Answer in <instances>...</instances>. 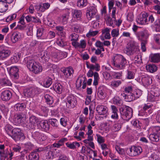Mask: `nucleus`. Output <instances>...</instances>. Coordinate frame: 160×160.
I'll return each mask as SVG.
<instances>
[{"instance_id":"obj_15","label":"nucleus","mask_w":160,"mask_h":160,"mask_svg":"<svg viewBox=\"0 0 160 160\" xmlns=\"http://www.w3.org/2000/svg\"><path fill=\"white\" fill-rule=\"evenodd\" d=\"M22 38L21 33L18 32H16L12 33L11 36V38L12 42L15 43L20 40Z\"/></svg>"},{"instance_id":"obj_53","label":"nucleus","mask_w":160,"mask_h":160,"mask_svg":"<svg viewBox=\"0 0 160 160\" xmlns=\"http://www.w3.org/2000/svg\"><path fill=\"white\" fill-rule=\"evenodd\" d=\"M89 67L90 69H95L96 71H98L100 70V66L98 64H96L95 65L90 64V66Z\"/></svg>"},{"instance_id":"obj_37","label":"nucleus","mask_w":160,"mask_h":160,"mask_svg":"<svg viewBox=\"0 0 160 160\" xmlns=\"http://www.w3.org/2000/svg\"><path fill=\"white\" fill-rule=\"evenodd\" d=\"M53 88L55 91L58 93L60 94L62 90V87L60 83H56L53 86Z\"/></svg>"},{"instance_id":"obj_61","label":"nucleus","mask_w":160,"mask_h":160,"mask_svg":"<svg viewBox=\"0 0 160 160\" xmlns=\"http://www.w3.org/2000/svg\"><path fill=\"white\" fill-rule=\"evenodd\" d=\"M135 34L139 39L144 38L143 31L138 32Z\"/></svg>"},{"instance_id":"obj_27","label":"nucleus","mask_w":160,"mask_h":160,"mask_svg":"<svg viewBox=\"0 0 160 160\" xmlns=\"http://www.w3.org/2000/svg\"><path fill=\"white\" fill-rule=\"evenodd\" d=\"M8 8V5L6 3L2 0H0V12H5Z\"/></svg>"},{"instance_id":"obj_45","label":"nucleus","mask_w":160,"mask_h":160,"mask_svg":"<svg viewBox=\"0 0 160 160\" xmlns=\"http://www.w3.org/2000/svg\"><path fill=\"white\" fill-rule=\"evenodd\" d=\"M113 102L118 106L122 104V100L118 97H115L112 99Z\"/></svg>"},{"instance_id":"obj_35","label":"nucleus","mask_w":160,"mask_h":160,"mask_svg":"<svg viewBox=\"0 0 160 160\" xmlns=\"http://www.w3.org/2000/svg\"><path fill=\"white\" fill-rule=\"evenodd\" d=\"M41 55V58L45 62L48 61L50 57L49 54L47 51L42 52Z\"/></svg>"},{"instance_id":"obj_39","label":"nucleus","mask_w":160,"mask_h":160,"mask_svg":"<svg viewBox=\"0 0 160 160\" xmlns=\"http://www.w3.org/2000/svg\"><path fill=\"white\" fill-rule=\"evenodd\" d=\"M124 98L127 102H130L135 99L134 96H133L132 93H129L127 94H125L124 96Z\"/></svg>"},{"instance_id":"obj_14","label":"nucleus","mask_w":160,"mask_h":160,"mask_svg":"<svg viewBox=\"0 0 160 160\" xmlns=\"http://www.w3.org/2000/svg\"><path fill=\"white\" fill-rule=\"evenodd\" d=\"M18 71L19 69L16 66L12 67L9 69L11 76L15 79H17L18 78Z\"/></svg>"},{"instance_id":"obj_8","label":"nucleus","mask_w":160,"mask_h":160,"mask_svg":"<svg viewBox=\"0 0 160 160\" xmlns=\"http://www.w3.org/2000/svg\"><path fill=\"white\" fill-rule=\"evenodd\" d=\"M66 105L69 108H73L77 105L76 98L72 95H69L67 98Z\"/></svg>"},{"instance_id":"obj_16","label":"nucleus","mask_w":160,"mask_h":160,"mask_svg":"<svg viewBox=\"0 0 160 160\" xmlns=\"http://www.w3.org/2000/svg\"><path fill=\"white\" fill-rule=\"evenodd\" d=\"M26 117V115L23 113L15 115L14 116L13 121L16 124L21 123L22 120Z\"/></svg>"},{"instance_id":"obj_24","label":"nucleus","mask_w":160,"mask_h":160,"mask_svg":"<svg viewBox=\"0 0 160 160\" xmlns=\"http://www.w3.org/2000/svg\"><path fill=\"white\" fill-rule=\"evenodd\" d=\"M97 10L94 8H91L88 10V12L87 14V16L88 19H90L93 18L96 15L97 13Z\"/></svg>"},{"instance_id":"obj_4","label":"nucleus","mask_w":160,"mask_h":160,"mask_svg":"<svg viewBox=\"0 0 160 160\" xmlns=\"http://www.w3.org/2000/svg\"><path fill=\"white\" fill-rule=\"evenodd\" d=\"M125 51L128 55H132L138 52L139 48L136 42L133 41L130 42L127 44Z\"/></svg>"},{"instance_id":"obj_30","label":"nucleus","mask_w":160,"mask_h":160,"mask_svg":"<svg viewBox=\"0 0 160 160\" xmlns=\"http://www.w3.org/2000/svg\"><path fill=\"white\" fill-rule=\"evenodd\" d=\"M0 83L1 85L4 87L10 86L11 85L10 81L6 78H0Z\"/></svg>"},{"instance_id":"obj_13","label":"nucleus","mask_w":160,"mask_h":160,"mask_svg":"<svg viewBox=\"0 0 160 160\" xmlns=\"http://www.w3.org/2000/svg\"><path fill=\"white\" fill-rule=\"evenodd\" d=\"M148 16V14L145 12L141 14L138 18V23L141 24H144L147 23Z\"/></svg>"},{"instance_id":"obj_23","label":"nucleus","mask_w":160,"mask_h":160,"mask_svg":"<svg viewBox=\"0 0 160 160\" xmlns=\"http://www.w3.org/2000/svg\"><path fill=\"white\" fill-rule=\"evenodd\" d=\"M0 160H5L6 158H8L9 160H11L12 158L13 155V152L10 151L8 152L5 153V152L0 155Z\"/></svg>"},{"instance_id":"obj_52","label":"nucleus","mask_w":160,"mask_h":160,"mask_svg":"<svg viewBox=\"0 0 160 160\" xmlns=\"http://www.w3.org/2000/svg\"><path fill=\"white\" fill-rule=\"evenodd\" d=\"M56 43L60 47H63L66 45V42H64L62 39L57 40Z\"/></svg>"},{"instance_id":"obj_56","label":"nucleus","mask_w":160,"mask_h":160,"mask_svg":"<svg viewBox=\"0 0 160 160\" xmlns=\"http://www.w3.org/2000/svg\"><path fill=\"white\" fill-rule=\"evenodd\" d=\"M155 26H156V31H160V21L159 19H157L155 22Z\"/></svg>"},{"instance_id":"obj_19","label":"nucleus","mask_w":160,"mask_h":160,"mask_svg":"<svg viewBox=\"0 0 160 160\" xmlns=\"http://www.w3.org/2000/svg\"><path fill=\"white\" fill-rule=\"evenodd\" d=\"M65 52L61 51H57L53 52L52 54V57L55 58L61 59L66 57Z\"/></svg>"},{"instance_id":"obj_42","label":"nucleus","mask_w":160,"mask_h":160,"mask_svg":"<svg viewBox=\"0 0 160 160\" xmlns=\"http://www.w3.org/2000/svg\"><path fill=\"white\" fill-rule=\"evenodd\" d=\"M142 57L140 55H136L134 58V63L138 64L142 63Z\"/></svg>"},{"instance_id":"obj_44","label":"nucleus","mask_w":160,"mask_h":160,"mask_svg":"<svg viewBox=\"0 0 160 160\" xmlns=\"http://www.w3.org/2000/svg\"><path fill=\"white\" fill-rule=\"evenodd\" d=\"M52 78L48 77L46 81L44 83V86L46 88H48L52 83Z\"/></svg>"},{"instance_id":"obj_25","label":"nucleus","mask_w":160,"mask_h":160,"mask_svg":"<svg viewBox=\"0 0 160 160\" xmlns=\"http://www.w3.org/2000/svg\"><path fill=\"white\" fill-rule=\"evenodd\" d=\"M142 81L145 85H148L152 83V79L150 76L146 75L142 77Z\"/></svg>"},{"instance_id":"obj_22","label":"nucleus","mask_w":160,"mask_h":160,"mask_svg":"<svg viewBox=\"0 0 160 160\" xmlns=\"http://www.w3.org/2000/svg\"><path fill=\"white\" fill-rule=\"evenodd\" d=\"M54 152L55 158L57 157H59L58 160H68V158L63 154H62L59 151L55 150V151H53Z\"/></svg>"},{"instance_id":"obj_28","label":"nucleus","mask_w":160,"mask_h":160,"mask_svg":"<svg viewBox=\"0 0 160 160\" xmlns=\"http://www.w3.org/2000/svg\"><path fill=\"white\" fill-rule=\"evenodd\" d=\"M73 17L76 18L78 20H80L81 19L82 12L80 10H74L72 12Z\"/></svg>"},{"instance_id":"obj_11","label":"nucleus","mask_w":160,"mask_h":160,"mask_svg":"<svg viewBox=\"0 0 160 160\" xmlns=\"http://www.w3.org/2000/svg\"><path fill=\"white\" fill-rule=\"evenodd\" d=\"M12 97V93L9 90H5L1 93V98L2 100L7 101Z\"/></svg>"},{"instance_id":"obj_33","label":"nucleus","mask_w":160,"mask_h":160,"mask_svg":"<svg viewBox=\"0 0 160 160\" xmlns=\"http://www.w3.org/2000/svg\"><path fill=\"white\" fill-rule=\"evenodd\" d=\"M28 157L29 160H38L39 158L38 153L33 152L30 153Z\"/></svg>"},{"instance_id":"obj_34","label":"nucleus","mask_w":160,"mask_h":160,"mask_svg":"<svg viewBox=\"0 0 160 160\" xmlns=\"http://www.w3.org/2000/svg\"><path fill=\"white\" fill-rule=\"evenodd\" d=\"M98 94L99 97L101 98H102L105 96L106 94L104 90L103 87H100L98 88Z\"/></svg>"},{"instance_id":"obj_54","label":"nucleus","mask_w":160,"mask_h":160,"mask_svg":"<svg viewBox=\"0 0 160 160\" xmlns=\"http://www.w3.org/2000/svg\"><path fill=\"white\" fill-rule=\"evenodd\" d=\"M44 29L41 28H38L37 30V37L38 38H40L42 36L43 33Z\"/></svg>"},{"instance_id":"obj_47","label":"nucleus","mask_w":160,"mask_h":160,"mask_svg":"<svg viewBox=\"0 0 160 160\" xmlns=\"http://www.w3.org/2000/svg\"><path fill=\"white\" fill-rule=\"evenodd\" d=\"M98 32V31H93L90 29L89 32L87 34V37L89 38L91 36H94L96 35Z\"/></svg>"},{"instance_id":"obj_6","label":"nucleus","mask_w":160,"mask_h":160,"mask_svg":"<svg viewBox=\"0 0 160 160\" xmlns=\"http://www.w3.org/2000/svg\"><path fill=\"white\" fill-rule=\"evenodd\" d=\"M41 92V89L40 88L35 86L25 89L24 91V95L26 97H33Z\"/></svg>"},{"instance_id":"obj_2","label":"nucleus","mask_w":160,"mask_h":160,"mask_svg":"<svg viewBox=\"0 0 160 160\" xmlns=\"http://www.w3.org/2000/svg\"><path fill=\"white\" fill-rule=\"evenodd\" d=\"M27 66L30 71L36 74L42 72V67L41 64L32 59H29L28 61Z\"/></svg>"},{"instance_id":"obj_41","label":"nucleus","mask_w":160,"mask_h":160,"mask_svg":"<svg viewBox=\"0 0 160 160\" xmlns=\"http://www.w3.org/2000/svg\"><path fill=\"white\" fill-rule=\"evenodd\" d=\"M121 128V124L118 122H116L113 125L112 129L114 132H117L119 131Z\"/></svg>"},{"instance_id":"obj_43","label":"nucleus","mask_w":160,"mask_h":160,"mask_svg":"<svg viewBox=\"0 0 160 160\" xmlns=\"http://www.w3.org/2000/svg\"><path fill=\"white\" fill-rule=\"evenodd\" d=\"M12 127L9 124H7L5 127V130L9 136H10L12 134Z\"/></svg>"},{"instance_id":"obj_3","label":"nucleus","mask_w":160,"mask_h":160,"mask_svg":"<svg viewBox=\"0 0 160 160\" xmlns=\"http://www.w3.org/2000/svg\"><path fill=\"white\" fill-rule=\"evenodd\" d=\"M121 117L126 120L128 121L132 116V110L128 106L121 107L119 109Z\"/></svg>"},{"instance_id":"obj_40","label":"nucleus","mask_w":160,"mask_h":160,"mask_svg":"<svg viewBox=\"0 0 160 160\" xmlns=\"http://www.w3.org/2000/svg\"><path fill=\"white\" fill-rule=\"evenodd\" d=\"M77 3L78 7L80 8H82L87 5L88 1L87 0H79Z\"/></svg>"},{"instance_id":"obj_55","label":"nucleus","mask_w":160,"mask_h":160,"mask_svg":"<svg viewBox=\"0 0 160 160\" xmlns=\"http://www.w3.org/2000/svg\"><path fill=\"white\" fill-rule=\"evenodd\" d=\"M50 7V4L48 3H45L42 5L41 10L42 12H44L46 10L48 9Z\"/></svg>"},{"instance_id":"obj_21","label":"nucleus","mask_w":160,"mask_h":160,"mask_svg":"<svg viewBox=\"0 0 160 160\" xmlns=\"http://www.w3.org/2000/svg\"><path fill=\"white\" fill-rule=\"evenodd\" d=\"M21 57V53L17 52L15 53L10 58V61L12 63H14L18 62Z\"/></svg>"},{"instance_id":"obj_18","label":"nucleus","mask_w":160,"mask_h":160,"mask_svg":"<svg viewBox=\"0 0 160 160\" xmlns=\"http://www.w3.org/2000/svg\"><path fill=\"white\" fill-rule=\"evenodd\" d=\"M149 59L151 62H160V54L151 53L150 55Z\"/></svg>"},{"instance_id":"obj_63","label":"nucleus","mask_w":160,"mask_h":160,"mask_svg":"<svg viewBox=\"0 0 160 160\" xmlns=\"http://www.w3.org/2000/svg\"><path fill=\"white\" fill-rule=\"evenodd\" d=\"M150 160H160L159 157L155 154H152L149 157Z\"/></svg>"},{"instance_id":"obj_9","label":"nucleus","mask_w":160,"mask_h":160,"mask_svg":"<svg viewBox=\"0 0 160 160\" xmlns=\"http://www.w3.org/2000/svg\"><path fill=\"white\" fill-rule=\"evenodd\" d=\"M11 52L10 50L3 46H0V59L3 60L6 59L10 55Z\"/></svg>"},{"instance_id":"obj_17","label":"nucleus","mask_w":160,"mask_h":160,"mask_svg":"<svg viewBox=\"0 0 160 160\" xmlns=\"http://www.w3.org/2000/svg\"><path fill=\"white\" fill-rule=\"evenodd\" d=\"M39 124L41 128L43 130L46 132L49 130L50 125L48 121L42 120L40 122Z\"/></svg>"},{"instance_id":"obj_32","label":"nucleus","mask_w":160,"mask_h":160,"mask_svg":"<svg viewBox=\"0 0 160 160\" xmlns=\"http://www.w3.org/2000/svg\"><path fill=\"white\" fill-rule=\"evenodd\" d=\"M102 34L106 39H109L111 38L110 34V29L107 28L102 30Z\"/></svg>"},{"instance_id":"obj_60","label":"nucleus","mask_w":160,"mask_h":160,"mask_svg":"<svg viewBox=\"0 0 160 160\" xmlns=\"http://www.w3.org/2000/svg\"><path fill=\"white\" fill-rule=\"evenodd\" d=\"M60 122L63 126L65 127L67 125V119L66 118H63L60 119Z\"/></svg>"},{"instance_id":"obj_48","label":"nucleus","mask_w":160,"mask_h":160,"mask_svg":"<svg viewBox=\"0 0 160 160\" xmlns=\"http://www.w3.org/2000/svg\"><path fill=\"white\" fill-rule=\"evenodd\" d=\"M119 30L118 28L114 29L112 30L111 34L113 37H117L119 34Z\"/></svg>"},{"instance_id":"obj_38","label":"nucleus","mask_w":160,"mask_h":160,"mask_svg":"<svg viewBox=\"0 0 160 160\" xmlns=\"http://www.w3.org/2000/svg\"><path fill=\"white\" fill-rule=\"evenodd\" d=\"M44 98L46 102L48 104L52 105L53 103V99L52 97L49 94H44Z\"/></svg>"},{"instance_id":"obj_31","label":"nucleus","mask_w":160,"mask_h":160,"mask_svg":"<svg viewBox=\"0 0 160 160\" xmlns=\"http://www.w3.org/2000/svg\"><path fill=\"white\" fill-rule=\"evenodd\" d=\"M26 107V105L25 103H17L14 106V109L16 111H22Z\"/></svg>"},{"instance_id":"obj_26","label":"nucleus","mask_w":160,"mask_h":160,"mask_svg":"<svg viewBox=\"0 0 160 160\" xmlns=\"http://www.w3.org/2000/svg\"><path fill=\"white\" fill-rule=\"evenodd\" d=\"M146 68L147 71L151 73H153L156 72L158 69L157 67L154 64L147 65Z\"/></svg>"},{"instance_id":"obj_46","label":"nucleus","mask_w":160,"mask_h":160,"mask_svg":"<svg viewBox=\"0 0 160 160\" xmlns=\"http://www.w3.org/2000/svg\"><path fill=\"white\" fill-rule=\"evenodd\" d=\"M38 118L35 116H31L29 118V121H30L31 123L34 124L35 125L38 122Z\"/></svg>"},{"instance_id":"obj_7","label":"nucleus","mask_w":160,"mask_h":160,"mask_svg":"<svg viewBox=\"0 0 160 160\" xmlns=\"http://www.w3.org/2000/svg\"><path fill=\"white\" fill-rule=\"evenodd\" d=\"M142 152L141 147L139 146H133L127 148L126 152L128 155L131 156H135L140 154Z\"/></svg>"},{"instance_id":"obj_57","label":"nucleus","mask_w":160,"mask_h":160,"mask_svg":"<svg viewBox=\"0 0 160 160\" xmlns=\"http://www.w3.org/2000/svg\"><path fill=\"white\" fill-rule=\"evenodd\" d=\"M56 29L59 32V33L61 35L64 37L65 36V32H63V28L62 27L57 26L56 27Z\"/></svg>"},{"instance_id":"obj_29","label":"nucleus","mask_w":160,"mask_h":160,"mask_svg":"<svg viewBox=\"0 0 160 160\" xmlns=\"http://www.w3.org/2000/svg\"><path fill=\"white\" fill-rule=\"evenodd\" d=\"M66 10L67 11V12L66 13L63 14L61 16L62 22L63 24L67 23L69 16V9H67Z\"/></svg>"},{"instance_id":"obj_5","label":"nucleus","mask_w":160,"mask_h":160,"mask_svg":"<svg viewBox=\"0 0 160 160\" xmlns=\"http://www.w3.org/2000/svg\"><path fill=\"white\" fill-rule=\"evenodd\" d=\"M10 136L16 141L23 140L25 138L23 133L21 132V130L18 128H14L12 130V134Z\"/></svg>"},{"instance_id":"obj_62","label":"nucleus","mask_w":160,"mask_h":160,"mask_svg":"<svg viewBox=\"0 0 160 160\" xmlns=\"http://www.w3.org/2000/svg\"><path fill=\"white\" fill-rule=\"evenodd\" d=\"M82 82L81 78L80 77L78 78L76 83L77 88H79L81 87L82 85Z\"/></svg>"},{"instance_id":"obj_49","label":"nucleus","mask_w":160,"mask_h":160,"mask_svg":"<svg viewBox=\"0 0 160 160\" xmlns=\"http://www.w3.org/2000/svg\"><path fill=\"white\" fill-rule=\"evenodd\" d=\"M121 83V82L120 80L113 81L111 82V86L112 87H117Z\"/></svg>"},{"instance_id":"obj_50","label":"nucleus","mask_w":160,"mask_h":160,"mask_svg":"<svg viewBox=\"0 0 160 160\" xmlns=\"http://www.w3.org/2000/svg\"><path fill=\"white\" fill-rule=\"evenodd\" d=\"M134 73L131 71L129 70L127 71V74L126 78L127 79H133L134 78Z\"/></svg>"},{"instance_id":"obj_12","label":"nucleus","mask_w":160,"mask_h":160,"mask_svg":"<svg viewBox=\"0 0 160 160\" xmlns=\"http://www.w3.org/2000/svg\"><path fill=\"white\" fill-rule=\"evenodd\" d=\"M62 72L66 78H71L73 76L74 70L71 67L65 68L63 70Z\"/></svg>"},{"instance_id":"obj_1","label":"nucleus","mask_w":160,"mask_h":160,"mask_svg":"<svg viewBox=\"0 0 160 160\" xmlns=\"http://www.w3.org/2000/svg\"><path fill=\"white\" fill-rule=\"evenodd\" d=\"M112 63L117 70H122L125 68L127 63L126 58L121 54H116L112 58Z\"/></svg>"},{"instance_id":"obj_36","label":"nucleus","mask_w":160,"mask_h":160,"mask_svg":"<svg viewBox=\"0 0 160 160\" xmlns=\"http://www.w3.org/2000/svg\"><path fill=\"white\" fill-rule=\"evenodd\" d=\"M151 94L152 95L151 97H152V98L151 99H150V96H149L148 97V99L150 100L151 101H153L154 100V97H158L159 95V92L158 91H156L155 90H154L151 91Z\"/></svg>"},{"instance_id":"obj_64","label":"nucleus","mask_w":160,"mask_h":160,"mask_svg":"<svg viewBox=\"0 0 160 160\" xmlns=\"http://www.w3.org/2000/svg\"><path fill=\"white\" fill-rule=\"evenodd\" d=\"M154 40L156 43L160 44V34H155L154 35Z\"/></svg>"},{"instance_id":"obj_20","label":"nucleus","mask_w":160,"mask_h":160,"mask_svg":"<svg viewBox=\"0 0 160 160\" xmlns=\"http://www.w3.org/2000/svg\"><path fill=\"white\" fill-rule=\"evenodd\" d=\"M96 111L99 115H104L107 112V108L102 105H98L96 108Z\"/></svg>"},{"instance_id":"obj_51","label":"nucleus","mask_w":160,"mask_h":160,"mask_svg":"<svg viewBox=\"0 0 160 160\" xmlns=\"http://www.w3.org/2000/svg\"><path fill=\"white\" fill-rule=\"evenodd\" d=\"M46 156L48 159H52L55 158L54 152L51 150L48 151Z\"/></svg>"},{"instance_id":"obj_10","label":"nucleus","mask_w":160,"mask_h":160,"mask_svg":"<svg viewBox=\"0 0 160 160\" xmlns=\"http://www.w3.org/2000/svg\"><path fill=\"white\" fill-rule=\"evenodd\" d=\"M156 131L149 135V138L153 141L158 142L160 140V129L158 128H154Z\"/></svg>"},{"instance_id":"obj_59","label":"nucleus","mask_w":160,"mask_h":160,"mask_svg":"<svg viewBox=\"0 0 160 160\" xmlns=\"http://www.w3.org/2000/svg\"><path fill=\"white\" fill-rule=\"evenodd\" d=\"M148 19L147 24L148 23H152L155 20V19L153 15L152 14H148Z\"/></svg>"},{"instance_id":"obj_58","label":"nucleus","mask_w":160,"mask_h":160,"mask_svg":"<svg viewBox=\"0 0 160 160\" xmlns=\"http://www.w3.org/2000/svg\"><path fill=\"white\" fill-rule=\"evenodd\" d=\"M104 18L105 20L108 21L109 23L110 24V26H112L113 23L112 21L114 20L113 18L111 19V17L109 16H108L107 15H105Z\"/></svg>"}]
</instances>
